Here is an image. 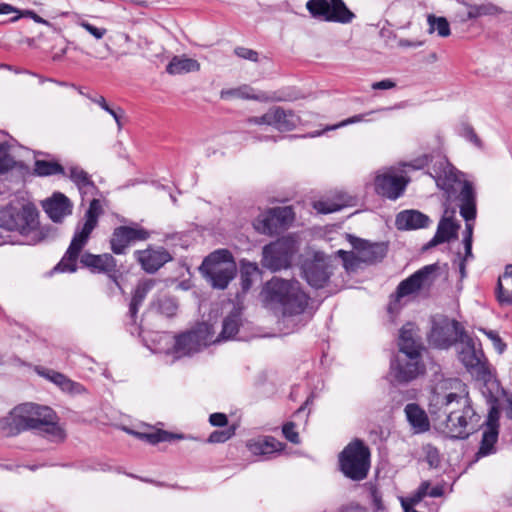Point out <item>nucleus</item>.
Wrapping results in <instances>:
<instances>
[{
    "label": "nucleus",
    "instance_id": "11",
    "mask_svg": "<svg viewBox=\"0 0 512 512\" xmlns=\"http://www.w3.org/2000/svg\"><path fill=\"white\" fill-rule=\"evenodd\" d=\"M465 334V330L458 321L443 319L433 323L428 340L435 348L447 349L460 341Z\"/></svg>",
    "mask_w": 512,
    "mask_h": 512
},
{
    "label": "nucleus",
    "instance_id": "34",
    "mask_svg": "<svg viewBox=\"0 0 512 512\" xmlns=\"http://www.w3.org/2000/svg\"><path fill=\"white\" fill-rule=\"evenodd\" d=\"M220 97L224 100H228L231 98H241L248 100H257V101H267L268 97L265 96V93H255L254 89L248 85H243L238 88H231L222 90L220 93Z\"/></svg>",
    "mask_w": 512,
    "mask_h": 512
},
{
    "label": "nucleus",
    "instance_id": "51",
    "mask_svg": "<svg viewBox=\"0 0 512 512\" xmlns=\"http://www.w3.org/2000/svg\"><path fill=\"white\" fill-rule=\"evenodd\" d=\"M343 206V204L328 200H319L314 203V208L321 214H330L340 211Z\"/></svg>",
    "mask_w": 512,
    "mask_h": 512
},
{
    "label": "nucleus",
    "instance_id": "5",
    "mask_svg": "<svg viewBox=\"0 0 512 512\" xmlns=\"http://www.w3.org/2000/svg\"><path fill=\"white\" fill-rule=\"evenodd\" d=\"M102 213L103 209L100 200L93 198L85 212L84 221L77 224L67 251L53 271L73 273L77 270V260L80 253L87 244L91 233L97 227Z\"/></svg>",
    "mask_w": 512,
    "mask_h": 512
},
{
    "label": "nucleus",
    "instance_id": "29",
    "mask_svg": "<svg viewBox=\"0 0 512 512\" xmlns=\"http://www.w3.org/2000/svg\"><path fill=\"white\" fill-rule=\"evenodd\" d=\"M25 413H20L15 408L14 412L0 421V432L5 436H15L27 430H32Z\"/></svg>",
    "mask_w": 512,
    "mask_h": 512
},
{
    "label": "nucleus",
    "instance_id": "63",
    "mask_svg": "<svg viewBox=\"0 0 512 512\" xmlns=\"http://www.w3.org/2000/svg\"><path fill=\"white\" fill-rule=\"evenodd\" d=\"M429 487L430 483L428 481H424L420 484L415 496L413 497V502L421 501L425 496H429Z\"/></svg>",
    "mask_w": 512,
    "mask_h": 512
},
{
    "label": "nucleus",
    "instance_id": "1",
    "mask_svg": "<svg viewBox=\"0 0 512 512\" xmlns=\"http://www.w3.org/2000/svg\"><path fill=\"white\" fill-rule=\"evenodd\" d=\"M455 383L460 387V392H450L443 396L436 395L430 403V413L436 414L434 407L438 405V411L445 416V427L451 439L465 440L478 431L482 426L481 416L475 411L466 385L459 380Z\"/></svg>",
    "mask_w": 512,
    "mask_h": 512
},
{
    "label": "nucleus",
    "instance_id": "25",
    "mask_svg": "<svg viewBox=\"0 0 512 512\" xmlns=\"http://www.w3.org/2000/svg\"><path fill=\"white\" fill-rule=\"evenodd\" d=\"M460 215L465 222H473L477 215L476 208V193L473 184L469 181H464L459 194Z\"/></svg>",
    "mask_w": 512,
    "mask_h": 512
},
{
    "label": "nucleus",
    "instance_id": "22",
    "mask_svg": "<svg viewBox=\"0 0 512 512\" xmlns=\"http://www.w3.org/2000/svg\"><path fill=\"white\" fill-rule=\"evenodd\" d=\"M430 222L426 214L414 209L403 210L395 218V226L400 231L423 229L428 227Z\"/></svg>",
    "mask_w": 512,
    "mask_h": 512
},
{
    "label": "nucleus",
    "instance_id": "42",
    "mask_svg": "<svg viewBox=\"0 0 512 512\" xmlns=\"http://www.w3.org/2000/svg\"><path fill=\"white\" fill-rule=\"evenodd\" d=\"M498 436V430L486 428L482 434L478 455L488 456L490 454L495 453V444L497 443Z\"/></svg>",
    "mask_w": 512,
    "mask_h": 512
},
{
    "label": "nucleus",
    "instance_id": "3",
    "mask_svg": "<svg viewBox=\"0 0 512 512\" xmlns=\"http://www.w3.org/2000/svg\"><path fill=\"white\" fill-rule=\"evenodd\" d=\"M399 353L391 360L390 366L395 379L406 383L425 372L421 362V346L414 339V324L406 323L399 333Z\"/></svg>",
    "mask_w": 512,
    "mask_h": 512
},
{
    "label": "nucleus",
    "instance_id": "8",
    "mask_svg": "<svg viewBox=\"0 0 512 512\" xmlns=\"http://www.w3.org/2000/svg\"><path fill=\"white\" fill-rule=\"evenodd\" d=\"M331 256L317 251L310 259L304 260L301 265V274L305 281L314 289H322L327 286L334 272V264Z\"/></svg>",
    "mask_w": 512,
    "mask_h": 512
},
{
    "label": "nucleus",
    "instance_id": "62",
    "mask_svg": "<svg viewBox=\"0 0 512 512\" xmlns=\"http://www.w3.org/2000/svg\"><path fill=\"white\" fill-rule=\"evenodd\" d=\"M396 87V82L392 79H383L381 81L373 82L371 88L373 90H388Z\"/></svg>",
    "mask_w": 512,
    "mask_h": 512
},
{
    "label": "nucleus",
    "instance_id": "60",
    "mask_svg": "<svg viewBox=\"0 0 512 512\" xmlns=\"http://www.w3.org/2000/svg\"><path fill=\"white\" fill-rule=\"evenodd\" d=\"M486 335L488 338L492 341L494 348L497 350L498 353H503L506 349V344L502 341L500 336L495 331H488L486 332Z\"/></svg>",
    "mask_w": 512,
    "mask_h": 512
},
{
    "label": "nucleus",
    "instance_id": "17",
    "mask_svg": "<svg viewBox=\"0 0 512 512\" xmlns=\"http://www.w3.org/2000/svg\"><path fill=\"white\" fill-rule=\"evenodd\" d=\"M454 216L455 209H451V211L448 208L445 209L444 215L438 223L436 233L425 245V249L457 239L460 224L454 220Z\"/></svg>",
    "mask_w": 512,
    "mask_h": 512
},
{
    "label": "nucleus",
    "instance_id": "33",
    "mask_svg": "<svg viewBox=\"0 0 512 512\" xmlns=\"http://www.w3.org/2000/svg\"><path fill=\"white\" fill-rule=\"evenodd\" d=\"M200 69V64L197 60L188 57L175 56L166 66L167 73L171 75L184 74L189 72H196Z\"/></svg>",
    "mask_w": 512,
    "mask_h": 512
},
{
    "label": "nucleus",
    "instance_id": "48",
    "mask_svg": "<svg viewBox=\"0 0 512 512\" xmlns=\"http://www.w3.org/2000/svg\"><path fill=\"white\" fill-rule=\"evenodd\" d=\"M271 211L274 214L276 222H278L282 228L294 220V212L291 207H274L271 208Z\"/></svg>",
    "mask_w": 512,
    "mask_h": 512
},
{
    "label": "nucleus",
    "instance_id": "56",
    "mask_svg": "<svg viewBox=\"0 0 512 512\" xmlns=\"http://www.w3.org/2000/svg\"><path fill=\"white\" fill-rule=\"evenodd\" d=\"M425 459L430 467H438L440 464V454L438 449L432 445H427L425 447Z\"/></svg>",
    "mask_w": 512,
    "mask_h": 512
},
{
    "label": "nucleus",
    "instance_id": "55",
    "mask_svg": "<svg viewBox=\"0 0 512 512\" xmlns=\"http://www.w3.org/2000/svg\"><path fill=\"white\" fill-rule=\"evenodd\" d=\"M495 7L492 5H475L468 9V18H477L483 15L493 14Z\"/></svg>",
    "mask_w": 512,
    "mask_h": 512
},
{
    "label": "nucleus",
    "instance_id": "16",
    "mask_svg": "<svg viewBox=\"0 0 512 512\" xmlns=\"http://www.w3.org/2000/svg\"><path fill=\"white\" fill-rule=\"evenodd\" d=\"M348 239L353 249L361 255L362 261L366 264L379 263L387 255L388 246L384 242L371 243L353 235H348Z\"/></svg>",
    "mask_w": 512,
    "mask_h": 512
},
{
    "label": "nucleus",
    "instance_id": "64",
    "mask_svg": "<svg viewBox=\"0 0 512 512\" xmlns=\"http://www.w3.org/2000/svg\"><path fill=\"white\" fill-rule=\"evenodd\" d=\"M337 512H367V509L358 503L342 505Z\"/></svg>",
    "mask_w": 512,
    "mask_h": 512
},
{
    "label": "nucleus",
    "instance_id": "38",
    "mask_svg": "<svg viewBox=\"0 0 512 512\" xmlns=\"http://www.w3.org/2000/svg\"><path fill=\"white\" fill-rule=\"evenodd\" d=\"M255 229L267 235H272L278 231V229L282 228L274 217L271 209L267 210L265 213L260 214L254 222Z\"/></svg>",
    "mask_w": 512,
    "mask_h": 512
},
{
    "label": "nucleus",
    "instance_id": "53",
    "mask_svg": "<svg viewBox=\"0 0 512 512\" xmlns=\"http://www.w3.org/2000/svg\"><path fill=\"white\" fill-rule=\"evenodd\" d=\"M499 418L500 411L498 406L492 405L488 411L487 420L485 422L486 428L499 431Z\"/></svg>",
    "mask_w": 512,
    "mask_h": 512
},
{
    "label": "nucleus",
    "instance_id": "59",
    "mask_svg": "<svg viewBox=\"0 0 512 512\" xmlns=\"http://www.w3.org/2000/svg\"><path fill=\"white\" fill-rule=\"evenodd\" d=\"M235 54L243 59H247L253 62L258 61V53L255 50L249 48L237 47L235 48Z\"/></svg>",
    "mask_w": 512,
    "mask_h": 512
},
{
    "label": "nucleus",
    "instance_id": "43",
    "mask_svg": "<svg viewBox=\"0 0 512 512\" xmlns=\"http://www.w3.org/2000/svg\"><path fill=\"white\" fill-rule=\"evenodd\" d=\"M336 254L341 259L343 268L347 273L356 272L360 268L361 263H364L361 255L358 253L356 254L353 251H345L341 249L338 250Z\"/></svg>",
    "mask_w": 512,
    "mask_h": 512
},
{
    "label": "nucleus",
    "instance_id": "46",
    "mask_svg": "<svg viewBox=\"0 0 512 512\" xmlns=\"http://www.w3.org/2000/svg\"><path fill=\"white\" fill-rule=\"evenodd\" d=\"M429 32L433 33L437 31L441 37H447L450 35V25L445 17H436L434 15L428 16Z\"/></svg>",
    "mask_w": 512,
    "mask_h": 512
},
{
    "label": "nucleus",
    "instance_id": "4",
    "mask_svg": "<svg viewBox=\"0 0 512 512\" xmlns=\"http://www.w3.org/2000/svg\"><path fill=\"white\" fill-rule=\"evenodd\" d=\"M265 306L279 305L284 315L302 314L308 306L309 296L296 280L273 278L262 291Z\"/></svg>",
    "mask_w": 512,
    "mask_h": 512
},
{
    "label": "nucleus",
    "instance_id": "37",
    "mask_svg": "<svg viewBox=\"0 0 512 512\" xmlns=\"http://www.w3.org/2000/svg\"><path fill=\"white\" fill-rule=\"evenodd\" d=\"M241 316L237 311H232L228 314L222 323V331L219 337L214 342H219L221 339H232L239 331Z\"/></svg>",
    "mask_w": 512,
    "mask_h": 512
},
{
    "label": "nucleus",
    "instance_id": "18",
    "mask_svg": "<svg viewBox=\"0 0 512 512\" xmlns=\"http://www.w3.org/2000/svg\"><path fill=\"white\" fill-rule=\"evenodd\" d=\"M134 257L141 265V268L150 274L157 272L162 266L172 260L171 255L164 248L136 250Z\"/></svg>",
    "mask_w": 512,
    "mask_h": 512
},
{
    "label": "nucleus",
    "instance_id": "14",
    "mask_svg": "<svg viewBox=\"0 0 512 512\" xmlns=\"http://www.w3.org/2000/svg\"><path fill=\"white\" fill-rule=\"evenodd\" d=\"M409 178L398 175L390 169L384 173L378 174L375 178V191L378 195L390 200H396L403 195Z\"/></svg>",
    "mask_w": 512,
    "mask_h": 512
},
{
    "label": "nucleus",
    "instance_id": "50",
    "mask_svg": "<svg viewBox=\"0 0 512 512\" xmlns=\"http://www.w3.org/2000/svg\"><path fill=\"white\" fill-rule=\"evenodd\" d=\"M506 285V281L500 276L496 287V297L501 305L512 306V289Z\"/></svg>",
    "mask_w": 512,
    "mask_h": 512
},
{
    "label": "nucleus",
    "instance_id": "12",
    "mask_svg": "<svg viewBox=\"0 0 512 512\" xmlns=\"http://www.w3.org/2000/svg\"><path fill=\"white\" fill-rule=\"evenodd\" d=\"M299 118L291 110L281 107L270 108L262 116H253L245 120L247 125H268L280 132L293 130L298 124Z\"/></svg>",
    "mask_w": 512,
    "mask_h": 512
},
{
    "label": "nucleus",
    "instance_id": "20",
    "mask_svg": "<svg viewBox=\"0 0 512 512\" xmlns=\"http://www.w3.org/2000/svg\"><path fill=\"white\" fill-rule=\"evenodd\" d=\"M436 269L437 265L431 264L414 272L408 278L400 282L397 287V296L405 297L419 291L429 281L430 276Z\"/></svg>",
    "mask_w": 512,
    "mask_h": 512
},
{
    "label": "nucleus",
    "instance_id": "31",
    "mask_svg": "<svg viewBox=\"0 0 512 512\" xmlns=\"http://www.w3.org/2000/svg\"><path fill=\"white\" fill-rule=\"evenodd\" d=\"M154 284V280L151 279L140 281L137 284L129 304L128 316L131 325L136 324L139 307L142 305L149 291L154 287Z\"/></svg>",
    "mask_w": 512,
    "mask_h": 512
},
{
    "label": "nucleus",
    "instance_id": "2",
    "mask_svg": "<svg viewBox=\"0 0 512 512\" xmlns=\"http://www.w3.org/2000/svg\"><path fill=\"white\" fill-rule=\"evenodd\" d=\"M46 237L40 228L39 212L32 204L8 205L0 210V245H35Z\"/></svg>",
    "mask_w": 512,
    "mask_h": 512
},
{
    "label": "nucleus",
    "instance_id": "23",
    "mask_svg": "<svg viewBox=\"0 0 512 512\" xmlns=\"http://www.w3.org/2000/svg\"><path fill=\"white\" fill-rule=\"evenodd\" d=\"M228 264H236L232 253L228 249H217L204 258L199 270L202 275L215 274L228 268Z\"/></svg>",
    "mask_w": 512,
    "mask_h": 512
},
{
    "label": "nucleus",
    "instance_id": "15",
    "mask_svg": "<svg viewBox=\"0 0 512 512\" xmlns=\"http://www.w3.org/2000/svg\"><path fill=\"white\" fill-rule=\"evenodd\" d=\"M428 174L435 180L437 187L443 190L448 198L456 192L455 184L459 181L455 168L445 157L438 156L433 159V166Z\"/></svg>",
    "mask_w": 512,
    "mask_h": 512
},
{
    "label": "nucleus",
    "instance_id": "40",
    "mask_svg": "<svg viewBox=\"0 0 512 512\" xmlns=\"http://www.w3.org/2000/svg\"><path fill=\"white\" fill-rule=\"evenodd\" d=\"M259 273L257 263L247 260L240 262V285L243 293L250 290L252 286V278Z\"/></svg>",
    "mask_w": 512,
    "mask_h": 512
},
{
    "label": "nucleus",
    "instance_id": "7",
    "mask_svg": "<svg viewBox=\"0 0 512 512\" xmlns=\"http://www.w3.org/2000/svg\"><path fill=\"white\" fill-rule=\"evenodd\" d=\"M298 251L297 241L292 236L278 238L262 249L261 264L270 271H279L290 267L293 256Z\"/></svg>",
    "mask_w": 512,
    "mask_h": 512
},
{
    "label": "nucleus",
    "instance_id": "36",
    "mask_svg": "<svg viewBox=\"0 0 512 512\" xmlns=\"http://www.w3.org/2000/svg\"><path fill=\"white\" fill-rule=\"evenodd\" d=\"M354 18L355 14L348 9L343 0L330 3L329 16L326 17V22L347 24L352 22Z\"/></svg>",
    "mask_w": 512,
    "mask_h": 512
},
{
    "label": "nucleus",
    "instance_id": "47",
    "mask_svg": "<svg viewBox=\"0 0 512 512\" xmlns=\"http://www.w3.org/2000/svg\"><path fill=\"white\" fill-rule=\"evenodd\" d=\"M15 167V160L10 154V145L7 142L0 143V175H3Z\"/></svg>",
    "mask_w": 512,
    "mask_h": 512
},
{
    "label": "nucleus",
    "instance_id": "54",
    "mask_svg": "<svg viewBox=\"0 0 512 512\" xmlns=\"http://www.w3.org/2000/svg\"><path fill=\"white\" fill-rule=\"evenodd\" d=\"M282 433L283 436L291 443L293 444H299L300 443V437L298 432L295 430V423L294 422H286L282 426Z\"/></svg>",
    "mask_w": 512,
    "mask_h": 512
},
{
    "label": "nucleus",
    "instance_id": "10",
    "mask_svg": "<svg viewBox=\"0 0 512 512\" xmlns=\"http://www.w3.org/2000/svg\"><path fill=\"white\" fill-rule=\"evenodd\" d=\"M17 411L25 413L32 430L42 431L49 434H55L59 427L56 423V414L48 406H42L34 403H25L17 407Z\"/></svg>",
    "mask_w": 512,
    "mask_h": 512
},
{
    "label": "nucleus",
    "instance_id": "27",
    "mask_svg": "<svg viewBox=\"0 0 512 512\" xmlns=\"http://www.w3.org/2000/svg\"><path fill=\"white\" fill-rule=\"evenodd\" d=\"M68 177L78 188L82 197L86 195L94 196L98 192V188L92 181L90 175L79 166H70Z\"/></svg>",
    "mask_w": 512,
    "mask_h": 512
},
{
    "label": "nucleus",
    "instance_id": "39",
    "mask_svg": "<svg viewBox=\"0 0 512 512\" xmlns=\"http://www.w3.org/2000/svg\"><path fill=\"white\" fill-rule=\"evenodd\" d=\"M34 172L40 177L54 175L66 176L65 168L59 162L54 160H36L34 163Z\"/></svg>",
    "mask_w": 512,
    "mask_h": 512
},
{
    "label": "nucleus",
    "instance_id": "28",
    "mask_svg": "<svg viewBox=\"0 0 512 512\" xmlns=\"http://www.w3.org/2000/svg\"><path fill=\"white\" fill-rule=\"evenodd\" d=\"M37 373L57 385L62 391L71 394H80L84 391V387L75 381H72L64 374L51 369L38 368Z\"/></svg>",
    "mask_w": 512,
    "mask_h": 512
},
{
    "label": "nucleus",
    "instance_id": "49",
    "mask_svg": "<svg viewBox=\"0 0 512 512\" xmlns=\"http://www.w3.org/2000/svg\"><path fill=\"white\" fill-rule=\"evenodd\" d=\"M457 134L467 141L473 143L476 147L480 148L482 146V142L475 133L474 128L467 122H462L457 127Z\"/></svg>",
    "mask_w": 512,
    "mask_h": 512
},
{
    "label": "nucleus",
    "instance_id": "45",
    "mask_svg": "<svg viewBox=\"0 0 512 512\" xmlns=\"http://www.w3.org/2000/svg\"><path fill=\"white\" fill-rule=\"evenodd\" d=\"M154 305L157 311L166 317L174 316L178 310V304L176 300L170 296H163L158 298Z\"/></svg>",
    "mask_w": 512,
    "mask_h": 512
},
{
    "label": "nucleus",
    "instance_id": "41",
    "mask_svg": "<svg viewBox=\"0 0 512 512\" xmlns=\"http://www.w3.org/2000/svg\"><path fill=\"white\" fill-rule=\"evenodd\" d=\"M131 434L135 435L141 440H145L150 444H158L160 442H170L174 439H182L183 436L180 434H174L165 430H157L151 433H141L130 431Z\"/></svg>",
    "mask_w": 512,
    "mask_h": 512
},
{
    "label": "nucleus",
    "instance_id": "9",
    "mask_svg": "<svg viewBox=\"0 0 512 512\" xmlns=\"http://www.w3.org/2000/svg\"><path fill=\"white\" fill-rule=\"evenodd\" d=\"M211 342L213 341L210 335V327L202 323L195 329L177 335L173 349L179 357L190 356L207 347Z\"/></svg>",
    "mask_w": 512,
    "mask_h": 512
},
{
    "label": "nucleus",
    "instance_id": "57",
    "mask_svg": "<svg viewBox=\"0 0 512 512\" xmlns=\"http://www.w3.org/2000/svg\"><path fill=\"white\" fill-rule=\"evenodd\" d=\"M433 162V156L429 154H424L420 157H417L413 160H411L409 163L405 164V166L410 167L414 170H420L427 166H429L430 163Z\"/></svg>",
    "mask_w": 512,
    "mask_h": 512
},
{
    "label": "nucleus",
    "instance_id": "24",
    "mask_svg": "<svg viewBox=\"0 0 512 512\" xmlns=\"http://www.w3.org/2000/svg\"><path fill=\"white\" fill-rule=\"evenodd\" d=\"M80 263L94 273H111L116 268V260L109 253L95 255L85 252L80 257Z\"/></svg>",
    "mask_w": 512,
    "mask_h": 512
},
{
    "label": "nucleus",
    "instance_id": "52",
    "mask_svg": "<svg viewBox=\"0 0 512 512\" xmlns=\"http://www.w3.org/2000/svg\"><path fill=\"white\" fill-rule=\"evenodd\" d=\"M235 433V428L230 427L225 430L213 431L208 438L210 443H224L229 440Z\"/></svg>",
    "mask_w": 512,
    "mask_h": 512
},
{
    "label": "nucleus",
    "instance_id": "21",
    "mask_svg": "<svg viewBox=\"0 0 512 512\" xmlns=\"http://www.w3.org/2000/svg\"><path fill=\"white\" fill-rule=\"evenodd\" d=\"M459 342L462 345L458 352V357L461 363L468 371H480L483 368V353L476 350L474 340L465 334Z\"/></svg>",
    "mask_w": 512,
    "mask_h": 512
},
{
    "label": "nucleus",
    "instance_id": "13",
    "mask_svg": "<svg viewBox=\"0 0 512 512\" xmlns=\"http://www.w3.org/2000/svg\"><path fill=\"white\" fill-rule=\"evenodd\" d=\"M149 237L150 233L138 224L118 226L112 232L110 248L114 254L122 255L126 253L127 248L131 244L137 241H145Z\"/></svg>",
    "mask_w": 512,
    "mask_h": 512
},
{
    "label": "nucleus",
    "instance_id": "35",
    "mask_svg": "<svg viewBox=\"0 0 512 512\" xmlns=\"http://www.w3.org/2000/svg\"><path fill=\"white\" fill-rule=\"evenodd\" d=\"M394 109V107H383V108H380V109H377V110H372V111H369L367 113H363V114H357V115H354L352 117H349L347 119H344L342 120L341 122L335 124V125H332V126H327L323 131H316V132H313V133H310L308 135H302L300 136L301 138H305V137H317V136H320L322 135V133L324 131H330V130H335V129H338V128H341V127H345V126H348V125H351V124H355V123H359V122H362V121H369L368 119H366L367 116L375 113V112H381V111H388V110H392ZM289 138H296L297 136L296 135H290L288 136Z\"/></svg>",
    "mask_w": 512,
    "mask_h": 512
},
{
    "label": "nucleus",
    "instance_id": "19",
    "mask_svg": "<svg viewBox=\"0 0 512 512\" xmlns=\"http://www.w3.org/2000/svg\"><path fill=\"white\" fill-rule=\"evenodd\" d=\"M43 209L54 223H61L72 214L73 204L66 195L55 192L43 202Z\"/></svg>",
    "mask_w": 512,
    "mask_h": 512
},
{
    "label": "nucleus",
    "instance_id": "44",
    "mask_svg": "<svg viewBox=\"0 0 512 512\" xmlns=\"http://www.w3.org/2000/svg\"><path fill=\"white\" fill-rule=\"evenodd\" d=\"M306 8L312 17L326 21V17L329 16L330 3L328 0H308Z\"/></svg>",
    "mask_w": 512,
    "mask_h": 512
},
{
    "label": "nucleus",
    "instance_id": "61",
    "mask_svg": "<svg viewBox=\"0 0 512 512\" xmlns=\"http://www.w3.org/2000/svg\"><path fill=\"white\" fill-rule=\"evenodd\" d=\"M209 423L215 427H224L228 424V417L224 413H212L209 416Z\"/></svg>",
    "mask_w": 512,
    "mask_h": 512
},
{
    "label": "nucleus",
    "instance_id": "30",
    "mask_svg": "<svg viewBox=\"0 0 512 512\" xmlns=\"http://www.w3.org/2000/svg\"><path fill=\"white\" fill-rule=\"evenodd\" d=\"M406 419L415 434L429 430L430 422L426 412L416 403H409L404 409Z\"/></svg>",
    "mask_w": 512,
    "mask_h": 512
},
{
    "label": "nucleus",
    "instance_id": "26",
    "mask_svg": "<svg viewBox=\"0 0 512 512\" xmlns=\"http://www.w3.org/2000/svg\"><path fill=\"white\" fill-rule=\"evenodd\" d=\"M247 449L256 456H268L284 449L285 445L272 436L247 441Z\"/></svg>",
    "mask_w": 512,
    "mask_h": 512
},
{
    "label": "nucleus",
    "instance_id": "32",
    "mask_svg": "<svg viewBox=\"0 0 512 512\" xmlns=\"http://www.w3.org/2000/svg\"><path fill=\"white\" fill-rule=\"evenodd\" d=\"M237 273L236 264H228V268L218 270L215 274L203 275L210 285L219 290H224L228 287L229 283L235 278Z\"/></svg>",
    "mask_w": 512,
    "mask_h": 512
},
{
    "label": "nucleus",
    "instance_id": "58",
    "mask_svg": "<svg viewBox=\"0 0 512 512\" xmlns=\"http://www.w3.org/2000/svg\"><path fill=\"white\" fill-rule=\"evenodd\" d=\"M79 25L84 28L89 34H91L95 39H102L107 33L106 28L96 27L88 21H81Z\"/></svg>",
    "mask_w": 512,
    "mask_h": 512
},
{
    "label": "nucleus",
    "instance_id": "6",
    "mask_svg": "<svg viewBox=\"0 0 512 512\" xmlns=\"http://www.w3.org/2000/svg\"><path fill=\"white\" fill-rule=\"evenodd\" d=\"M370 456V449L363 440H352L339 454L341 472L353 481L365 479L370 468Z\"/></svg>",
    "mask_w": 512,
    "mask_h": 512
}]
</instances>
